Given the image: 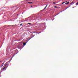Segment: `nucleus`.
Wrapping results in <instances>:
<instances>
[{"label": "nucleus", "instance_id": "obj_1", "mask_svg": "<svg viewBox=\"0 0 78 78\" xmlns=\"http://www.w3.org/2000/svg\"><path fill=\"white\" fill-rule=\"evenodd\" d=\"M23 48V47L22 45H18V48H19V49H22Z\"/></svg>", "mask_w": 78, "mask_h": 78}, {"label": "nucleus", "instance_id": "obj_2", "mask_svg": "<svg viewBox=\"0 0 78 78\" xmlns=\"http://www.w3.org/2000/svg\"><path fill=\"white\" fill-rule=\"evenodd\" d=\"M27 42L26 43H23V46H24L25 45H26Z\"/></svg>", "mask_w": 78, "mask_h": 78}, {"label": "nucleus", "instance_id": "obj_3", "mask_svg": "<svg viewBox=\"0 0 78 78\" xmlns=\"http://www.w3.org/2000/svg\"><path fill=\"white\" fill-rule=\"evenodd\" d=\"M35 17H36V18H38V16L37 15H36L35 16Z\"/></svg>", "mask_w": 78, "mask_h": 78}, {"label": "nucleus", "instance_id": "obj_4", "mask_svg": "<svg viewBox=\"0 0 78 78\" xmlns=\"http://www.w3.org/2000/svg\"><path fill=\"white\" fill-rule=\"evenodd\" d=\"M48 6V5H46V6L44 8V10Z\"/></svg>", "mask_w": 78, "mask_h": 78}, {"label": "nucleus", "instance_id": "obj_5", "mask_svg": "<svg viewBox=\"0 0 78 78\" xmlns=\"http://www.w3.org/2000/svg\"><path fill=\"white\" fill-rule=\"evenodd\" d=\"M9 61H8V62H7L5 64V66L6 65H7V64L8 63H9Z\"/></svg>", "mask_w": 78, "mask_h": 78}, {"label": "nucleus", "instance_id": "obj_6", "mask_svg": "<svg viewBox=\"0 0 78 78\" xmlns=\"http://www.w3.org/2000/svg\"><path fill=\"white\" fill-rule=\"evenodd\" d=\"M69 2H67V3H65V5H66L67 4H69Z\"/></svg>", "mask_w": 78, "mask_h": 78}, {"label": "nucleus", "instance_id": "obj_7", "mask_svg": "<svg viewBox=\"0 0 78 78\" xmlns=\"http://www.w3.org/2000/svg\"><path fill=\"white\" fill-rule=\"evenodd\" d=\"M31 3V4H32V3H33V2H28V3Z\"/></svg>", "mask_w": 78, "mask_h": 78}, {"label": "nucleus", "instance_id": "obj_8", "mask_svg": "<svg viewBox=\"0 0 78 78\" xmlns=\"http://www.w3.org/2000/svg\"><path fill=\"white\" fill-rule=\"evenodd\" d=\"M78 5V2L76 3V6Z\"/></svg>", "mask_w": 78, "mask_h": 78}, {"label": "nucleus", "instance_id": "obj_9", "mask_svg": "<svg viewBox=\"0 0 78 78\" xmlns=\"http://www.w3.org/2000/svg\"><path fill=\"white\" fill-rule=\"evenodd\" d=\"M5 68V66H4V68L3 69H2L3 70H4V69Z\"/></svg>", "mask_w": 78, "mask_h": 78}, {"label": "nucleus", "instance_id": "obj_10", "mask_svg": "<svg viewBox=\"0 0 78 78\" xmlns=\"http://www.w3.org/2000/svg\"><path fill=\"white\" fill-rule=\"evenodd\" d=\"M27 24H30V25H31V23H27Z\"/></svg>", "mask_w": 78, "mask_h": 78}, {"label": "nucleus", "instance_id": "obj_11", "mask_svg": "<svg viewBox=\"0 0 78 78\" xmlns=\"http://www.w3.org/2000/svg\"><path fill=\"white\" fill-rule=\"evenodd\" d=\"M56 3V2H53V4H55Z\"/></svg>", "mask_w": 78, "mask_h": 78}, {"label": "nucleus", "instance_id": "obj_12", "mask_svg": "<svg viewBox=\"0 0 78 78\" xmlns=\"http://www.w3.org/2000/svg\"><path fill=\"white\" fill-rule=\"evenodd\" d=\"M64 3H65V2H63L62 3V4H63Z\"/></svg>", "mask_w": 78, "mask_h": 78}, {"label": "nucleus", "instance_id": "obj_13", "mask_svg": "<svg viewBox=\"0 0 78 78\" xmlns=\"http://www.w3.org/2000/svg\"><path fill=\"white\" fill-rule=\"evenodd\" d=\"M58 7L56 6H55V8H57Z\"/></svg>", "mask_w": 78, "mask_h": 78}, {"label": "nucleus", "instance_id": "obj_14", "mask_svg": "<svg viewBox=\"0 0 78 78\" xmlns=\"http://www.w3.org/2000/svg\"><path fill=\"white\" fill-rule=\"evenodd\" d=\"M74 2H72L71 3V4H72Z\"/></svg>", "mask_w": 78, "mask_h": 78}, {"label": "nucleus", "instance_id": "obj_15", "mask_svg": "<svg viewBox=\"0 0 78 78\" xmlns=\"http://www.w3.org/2000/svg\"><path fill=\"white\" fill-rule=\"evenodd\" d=\"M4 66L3 65H2V66H1V67H2V66Z\"/></svg>", "mask_w": 78, "mask_h": 78}, {"label": "nucleus", "instance_id": "obj_16", "mask_svg": "<svg viewBox=\"0 0 78 78\" xmlns=\"http://www.w3.org/2000/svg\"><path fill=\"white\" fill-rule=\"evenodd\" d=\"M22 24H20V26H22Z\"/></svg>", "mask_w": 78, "mask_h": 78}, {"label": "nucleus", "instance_id": "obj_17", "mask_svg": "<svg viewBox=\"0 0 78 78\" xmlns=\"http://www.w3.org/2000/svg\"><path fill=\"white\" fill-rule=\"evenodd\" d=\"M4 63H2V65H4Z\"/></svg>", "mask_w": 78, "mask_h": 78}, {"label": "nucleus", "instance_id": "obj_18", "mask_svg": "<svg viewBox=\"0 0 78 78\" xmlns=\"http://www.w3.org/2000/svg\"><path fill=\"white\" fill-rule=\"evenodd\" d=\"M1 73H2V72H0V74H1Z\"/></svg>", "mask_w": 78, "mask_h": 78}, {"label": "nucleus", "instance_id": "obj_19", "mask_svg": "<svg viewBox=\"0 0 78 78\" xmlns=\"http://www.w3.org/2000/svg\"><path fill=\"white\" fill-rule=\"evenodd\" d=\"M74 7H73V8H74Z\"/></svg>", "mask_w": 78, "mask_h": 78}, {"label": "nucleus", "instance_id": "obj_20", "mask_svg": "<svg viewBox=\"0 0 78 78\" xmlns=\"http://www.w3.org/2000/svg\"><path fill=\"white\" fill-rule=\"evenodd\" d=\"M32 20L31 19V20H29V21H31Z\"/></svg>", "mask_w": 78, "mask_h": 78}, {"label": "nucleus", "instance_id": "obj_21", "mask_svg": "<svg viewBox=\"0 0 78 78\" xmlns=\"http://www.w3.org/2000/svg\"><path fill=\"white\" fill-rule=\"evenodd\" d=\"M32 5H31V6H30L31 7H32Z\"/></svg>", "mask_w": 78, "mask_h": 78}, {"label": "nucleus", "instance_id": "obj_22", "mask_svg": "<svg viewBox=\"0 0 78 78\" xmlns=\"http://www.w3.org/2000/svg\"><path fill=\"white\" fill-rule=\"evenodd\" d=\"M35 27L37 28V26H36V27Z\"/></svg>", "mask_w": 78, "mask_h": 78}, {"label": "nucleus", "instance_id": "obj_23", "mask_svg": "<svg viewBox=\"0 0 78 78\" xmlns=\"http://www.w3.org/2000/svg\"><path fill=\"white\" fill-rule=\"evenodd\" d=\"M17 49H16V51H17Z\"/></svg>", "mask_w": 78, "mask_h": 78}, {"label": "nucleus", "instance_id": "obj_24", "mask_svg": "<svg viewBox=\"0 0 78 78\" xmlns=\"http://www.w3.org/2000/svg\"><path fill=\"white\" fill-rule=\"evenodd\" d=\"M2 62L1 61H0V62Z\"/></svg>", "mask_w": 78, "mask_h": 78}, {"label": "nucleus", "instance_id": "obj_25", "mask_svg": "<svg viewBox=\"0 0 78 78\" xmlns=\"http://www.w3.org/2000/svg\"><path fill=\"white\" fill-rule=\"evenodd\" d=\"M67 2V1L66 2Z\"/></svg>", "mask_w": 78, "mask_h": 78}, {"label": "nucleus", "instance_id": "obj_26", "mask_svg": "<svg viewBox=\"0 0 78 78\" xmlns=\"http://www.w3.org/2000/svg\"><path fill=\"white\" fill-rule=\"evenodd\" d=\"M5 26H4V27H5Z\"/></svg>", "mask_w": 78, "mask_h": 78}, {"label": "nucleus", "instance_id": "obj_27", "mask_svg": "<svg viewBox=\"0 0 78 78\" xmlns=\"http://www.w3.org/2000/svg\"><path fill=\"white\" fill-rule=\"evenodd\" d=\"M28 39V38H27V39Z\"/></svg>", "mask_w": 78, "mask_h": 78}, {"label": "nucleus", "instance_id": "obj_28", "mask_svg": "<svg viewBox=\"0 0 78 78\" xmlns=\"http://www.w3.org/2000/svg\"><path fill=\"white\" fill-rule=\"evenodd\" d=\"M41 12V11H40V12Z\"/></svg>", "mask_w": 78, "mask_h": 78}, {"label": "nucleus", "instance_id": "obj_29", "mask_svg": "<svg viewBox=\"0 0 78 78\" xmlns=\"http://www.w3.org/2000/svg\"><path fill=\"white\" fill-rule=\"evenodd\" d=\"M31 18V17H30V18Z\"/></svg>", "mask_w": 78, "mask_h": 78}]
</instances>
